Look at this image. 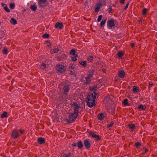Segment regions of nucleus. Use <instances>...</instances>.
Listing matches in <instances>:
<instances>
[{
    "label": "nucleus",
    "instance_id": "obj_1",
    "mask_svg": "<svg viewBox=\"0 0 157 157\" xmlns=\"http://www.w3.org/2000/svg\"><path fill=\"white\" fill-rule=\"evenodd\" d=\"M72 107L73 108L74 111L71 113H69V118L68 120L69 121H73L77 118L78 115V112L79 107L76 103H73L71 104Z\"/></svg>",
    "mask_w": 157,
    "mask_h": 157
},
{
    "label": "nucleus",
    "instance_id": "obj_2",
    "mask_svg": "<svg viewBox=\"0 0 157 157\" xmlns=\"http://www.w3.org/2000/svg\"><path fill=\"white\" fill-rule=\"evenodd\" d=\"M97 95V94L94 92L87 97L86 100L87 105L89 107L92 108L95 105V101Z\"/></svg>",
    "mask_w": 157,
    "mask_h": 157
},
{
    "label": "nucleus",
    "instance_id": "obj_3",
    "mask_svg": "<svg viewBox=\"0 0 157 157\" xmlns=\"http://www.w3.org/2000/svg\"><path fill=\"white\" fill-rule=\"evenodd\" d=\"M107 25V28L109 29H113L117 27L118 23L116 19L111 18L108 21Z\"/></svg>",
    "mask_w": 157,
    "mask_h": 157
},
{
    "label": "nucleus",
    "instance_id": "obj_4",
    "mask_svg": "<svg viewBox=\"0 0 157 157\" xmlns=\"http://www.w3.org/2000/svg\"><path fill=\"white\" fill-rule=\"evenodd\" d=\"M38 4L40 7L43 8L46 6L48 4L47 0H37Z\"/></svg>",
    "mask_w": 157,
    "mask_h": 157
},
{
    "label": "nucleus",
    "instance_id": "obj_5",
    "mask_svg": "<svg viewBox=\"0 0 157 157\" xmlns=\"http://www.w3.org/2000/svg\"><path fill=\"white\" fill-rule=\"evenodd\" d=\"M56 69L59 73H62L65 71L66 68L63 65L58 64L57 65Z\"/></svg>",
    "mask_w": 157,
    "mask_h": 157
},
{
    "label": "nucleus",
    "instance_id": "obj_6",
    "mask_svg": "<svg viewBox=\"0 0 157 157\" xmlns=\"http://www.w3.org/2000/svg\"><path fill=\"white\" fill-rule=\"evenodd\" d=\"M84 144L86 149H89L91 147V144L89 139L85 140L84 141Z\"/></svg>",
    "mask_w": 157,
    "mask_h": 157
},
{
    "label": "nucleus",
    "instance_id": "obj_7",
    "mask_svg": "<svg viewBox=\"0 0 157 157\" xmlns=\"http://www.w3.org/2000/svg\"><path fill=\"white\" fill-rule=\"evenodd\" d=\"M20 136L19 131L17 130H14L12 133L11 136L14 138H16Z\"/></svg>",
    "mask_w": 157,
    "mask_h": 157
},
{
    "label": "nucleus",
    "instance_id": "obj_8",
    "mask_svg": "<svg viewBox=\"0 0 157 157\" xmlns=\"http://www.w3.org/2000/svg\"><path fill=\"white\" fill-rule=\"evenodd\" d=\"M112 102V100L109 96H107L104 98V102L105 105H108L111 103Z\"/></svg>",
    "mask_w": 157,
    "mask_h": 157
},
{
    "label": "nucleus",
    "instance_id": "obj_9",
    "mask_svg": "<svg viewBox=\"0 0 157 157\" xmlns=\"http://www.w3.org/2000/svg\"><path fill=\"white\" fill-rule=\"evenodd\" d=\"M90 134L92 137L94 138V140L96 141H98L101 140V137L98 135H97L94 133H90Z\"/></svg>",
    "mask_w": 157,
    "mask_h": 157
},
{
    "label": "nucleus",
    "instance_id": "obj_10",
    "mask_svg": "<svg viewBox=\"0 0 157 157\" xmlns=\"http://www.w3.org/2000/svg\"><path fill=\"white\" fill-rule=\"evenodd\" d=\"M101 6H102V4L101 3H100V2L98 3L97 4L96 6L95 7V9H94L95 11L97 12H98L99 11L100 9Z\"/></svg>",
    "mask_w": 157,
    "mask_h": 157
},
{
    "label": "nucleus",
    "instance_id": "obj_11",
    "mask_svg": "<svg viewBox=\"0 0 157 157\" xmlns=\"http://www.w3.org/2000/svg\"><path fill=\"white\" fill-rule=\"evenodd\" d=\"M118 76L121 78H123L125 76V72L122 71H120L118 72Z\"/></svg>",
    "mask_w": 157,
    "mask_h": 157
},
{
    "label": "nucleus",
    "instance_id": "obj_12",
    "mask_svg": "<svg viewBox=\"0 0 157 157\" xmlns=\"http://www.w3.org/2000/svg\"><path fill=\"white\" fill-rule=\"evenodd\" d=\"M55 27L56 28H59V29H61L63 28V24L62 23L57 22L56 24Z\"/></svg>",
    "mask_w": 157,
    "mask_h": 157
},
{
    "label": "nucleus",
    "instance_id": "obj_13",
    "mask_svg": "<svg viewBox=\"0 0 157 157\" xmlns=\"http://www.w3.org/2000/svg\"><path fill=\"white\" fill-rule=\"evenodd\" d=\"M37 142L40 144H44L45 142L44 139L42 137L39 138L37 139Z\"/></svg>",
    "mask_w": 157,
    "mask_h": 157
},
{
    "label": "nucleus",
    "instance_id": "obj_14",
    "mask_svg": "<svg viewBox=\"0 0 157 157\" xmlns=\"http://www.w3.org/2000/svg\"><path fill=\"white\" fill-rule=\"evenodd\" d=\"M128 127L131 129V131H133L136 128V127L133 124H128Z\"/></svg>",
    "mask_w": 157,
    "mask_h": 157
},
{
    "label": "nucleus",
    "instance_id": "obj_15",
    "mask_svg": "<svg viewBox=\"0 0 157 157\" xmlns=\"http://www.w3.org/2000/svg\"><path fill=\"white\" fill-rule=\"evenodd\" d=\"M69 87L68 86L66 85L63 87V93L65 94H67L69 91Z\"/></svg>",
    "mask_w": 157,
    "mask_h": 157
},
{
    "label": "nucleus",
    "instance_id": "obj_16",
    "mask_svg": "<svg viewBox=\"0 0 157 157\" xmlns=\"http://www.w3.org/2000/svg\"><path fill=\"white\" fill-rule=\"evenodd\" d=\"M61 157H72L71 154V153H69L68 154H65L63 153L61 155Z\"/></svg>",
    "mask_w": 157,
    "mask_h": 157
},
{
    "label": "nucleus",
    "instance_id": "obj_17",
    "mask_svg": "<svg viewBox=\"0 0 157 157\" xmlns=\"http://www.w3.org/2000/svg\"><path fill=\"white\" fill-rule=\"evenodd\" d=\"M77 145L78 148L79 149H81L83 147V145L82 143V141L81 140L78 141Z\"/></svg>",
    "mask_w": 157,
    "mask_h": 157
},
{
    "label": "nucleus",
    "instance_id": "obj_18",
    "mask_svg": "<svg viewBox=\"0 0 157 157\" xmlns=\"http://www.w3.org/2000/svg\"><path fill=\"white\" fill-rule=\"evenodd\" d=\"M79 63L83 67H85L87 66L86 62V61L80 60Z\"/></svg>",
    "mask_w": 157,
    "mask_h": 157
},
{
    "label": "nucleus",
    "instance_id": "obj_19",
    "mask_svg": "<svg viewBox=\"0 0 157 157\" xmlns=\"http://www.w3.org/2000/svg\"><path fill=\"white\" fill-rule=\"evenodd\" d=\"M59 51V49L58 48H55L52 49L50 51V53L51 54L54 53H57Z\"/></svg>",
    "mask_w": 157,
    "mask_h": 157
},
{
    "label": "nucleus",
    "instance_id": "obj_20",
    "mask_svg": "<svg viewBox=\"0 0 157 157\" xmlns=\"http://www.w3.org/2000/svg\"><path fill=\"white\" fill-rule=\"evenodd\" d=\"M1 117L2 118H7L8 117L7 112L6 111L4 112L1 115Z\"/></svg>",
    "mask_w": 157,
    "mask_h": 157
},
{
    "label": "nucleus",
    "instance_id": "obj_21",
    "mask_svg": "<svg viewBox=\"0 0 157 157\" xmlns=\"http://www.w3.org/2000/svg\"><path fill=\"white\" fill-rule=\"evenodd\" d=\"M146 106L144 105H140L138 107L139 109H141L142 110H145L146 109Z\"/></svg>",
    "mask_w": 157,
    "mask_h": 157
},
{
    "label": "nucleus",
    "instance_id": "obj_22",
    "mask_svg": "<svg viewBox=\"0 0 157 157\" xmlns=\"http://www.w3.org/2000/svg\"><path fill=\"white\" fill-rule=\"evenodd\" d=\"M90 91H91V92L93 91V93H94V92L96 93L95 91L96 90V87L94 86H90Z\"/></svg>",
    "mask_w": 157,
    "mask_h": 157
},
{
    "label": "nucleus",
    "instance_id": "obj_23",
    "mask_svg": "<svg viewBox=\"0 0 157 157\" xmlns=\"http://www.w3.org/2000/svg\"><path fill=\"white\" fill-rule=\"evenodd\" d=\"M10 22L11 23L12 25H16L17 23V22L16 20L13 18H11L10 20Z\"/></svg>",
    "mask_w": 157,
    "mask_h": 157
},
{
    "label": "nucleus",
    "instance_id": "obj_24",
    "mask_svg": "<svg viewBox=\"0 0 157 157\" xmlns=\"http://www.w3.org/2000/svg\"><path fill=\"white\" fill-rule=\"evenodd\" d=\"M84 79L86 80L85 82L86 83H88L91 81V79L87 77L83 78H82V80H84Z\"/></svg>",
    "mask_w": 157,
    "mask_h": 157
},
{
    "label": "nucleus",
    "instance_id": "obj_25",
    "mask_svg": "<svg viewBox=\"0 0 157 157\" xmlns=\"http://www.w3.org/2000/svg\"><path fill=\"white\" fill-rule=\"evenodd\" d=\"M139 91V88L138 87L134 86L133 87V91L135 93V92H138Z\"/></svg>",
    "mask_w": 157,
    "mask_h": 157
},
{
    "label": "nucleus",
    "instance_id": "obj_26",
    "mask_svg": "<svg viewBox=\"0 0 157 157\" xmlns=\"http://www.w3.org/2000/svg\"><path fill=\"white\" fill-rule=\"evenodd\" d=\"M30 8L34 11H35L37 9L36 6L34 4L31 5L30 6Z\"/></svg>",
    "mask_w": 157,
    "mask_h": 157
},
{
    "label": "nucleus",
    "instance_id": "obj_27",
    "mask_svg": "<svg viewBox=\"0 0 157 157\" xmlns=\"http://www.w3.org/2000/svg\"><path fill=\"white\" fill-rule=\"evenodd\" d=\"M98 117L99 120H102L104 118V115L103 113H101L98 115Z\"/></svg>",
    "mask_w": 157,
    "mask_h": 157
},
{
    "label": "nucleus",
    "instance_id": "obj_28",
    "mask_svg": "<svg viewBox=\"0 0 157 157\" xmlns=\"http://www.w3.org/2000/svg\"><path fill=\"white\" fill-rule=\"evenodd\" d=\"M123 55V53L121 51H119L117 53L118 56L120 58H121Z\"/></svg>",
    "mask_w": 157,
    "mask_h": 157
},
{
    "label": "nucleus",
    "instance_id": "obj_29",
    "mask_svg": "<svg viewBox=\"0 0 157 157\" xmlns=\"http://www.w3.org/2000/svg\"><path fill=\"white\" fill-rule=\"evenodd\" d=\"M106 19H105L104 20H102L101 21L100 24V26L101 27L105 25V24L106 23Z\"/></svg>",
    "mask_w": 157,
    "mask_h": 157
},
{
    "label": "nucleus",
    "instance_id": "obj_30",
    "mask_svg": "<svg viewBox=\"0 0 157 157\" xmlns=\"http://www.w3.org/2000/svg\"><path fill=\"white\" fill-rule=\"evenodd\" d=\"M87 59L89 62H91L93 59V57L92 56H89L88 57Z\"/></svg>",
    "mask_w": 157,
    "mask_h": 157
},
{
    "label": "nucleus",
    "instance_id": "obj_31",
    "mask_svg": "<svg viewBox=\"0 0 157 157\" xmlns=\"http://www.w3.org/2000/svg\"><path fill=\"white\" fill-rule=\"evenodd\" d=\"M128 99H125L122 102L123 104L124 105H128Z\"/></svg>",
    "mask_w": 157,
    "mask_h": 157
},
{
    "label": "nucleus",
    "instance_id": "obj_32",
    "mask_svg": "<svg viewBox=\"0 0 157 157\" xmlns=\"http://www.w3.org/2000/svg\"><path fill=\"white\" fill-rule=\"evenodd\" d=\"M78 57L77 55H75L74 56L72 57L71 59L73 61H75L77 60V58Z\"/></svg>",
    "mask_w": 157,
    "mask_h": 157
},
{
    "label": "nucleus",
    "instance_id": "obj_33",
    "mask_svg": "<svg viewBox=\"0 0 157 157\" xmlns=\"http://www.w3.org/2000/svg\"><path fill=\"white\" fill-rule=\"evenodd\" d=\"M148 151L146 147H143V151H142V153L143 154H144L146 153Z\"/></svg>",
    "mask_w": 157,
    "mask_h": 157
},
{
    "label": "nucleus",
    "instance_id": "obj_34",
    "mask_svg": "<svg viewBox=\"0 0 157 157\" xmlns=\"http://www.w3.org/2000/svg\"><path fill=\"white\" fill-rule=\"evenodd\" d=\"M76 53L74 49L71 50L70 52V54L71 55H72L73 56H75V55H76L75 54Z\"/></svg>",
    "mask_w": 157,
    "mask_h": 157
},
{
    "label": "nucleus",
    "instance_id": "obj_35",
    "mask_svg": "<svg viewBox=\"0 0 157 157\" xmlns=\"http://www.w3.org/2000/svg\"><path fill=\"white\" fill-rule=\"evenodd\" d=\"M113 124H114V123H113V122L111 121V122L110 124H108L107 125V128H109L110 127H112L113 126Z\"/></svg>",
    "mask_w": 157,
    "mask_h": 157
},
{
    "label": "nucleus",
    "instance_id": "obj_36",
    "mask_svg": "<svg viewBox=\"0 0 157 157\" xmlns=\"http://www.w3.org/2000/svg\"><path fill=\"white\" fill-rule=\"evenodd\" d=\"M3 53L5 54H7L8 53V50L6 48L3 49Z\"/></svg>",
    "mask_w": 157,
    "mask_h": 157
},
{
    "label": "nucleus",
    "instance_id": "obj_37",
    "mask_svg": "<svg viewBox=\"0 0 157 157\" xmlns=\"http://www.w3.org/2000/svg\"><path fill=\"white\" fill-rule=\"evenodd\" d=\"M40 68L43 69H44L46 68V65L44 63H42L40 67Z\"/></svg>",
    "mask_w": 157,
    "mask_h": 157
},
{
    "label": "nucleus",
    "instance_id": "obj_38",
    "mask_svg": "<svg viewBox=\"0 0 157 157\" xmlns=\"http://www.w3.org/2000/svg\"><path fill=\"white\" fill-rule=\"evenodd\" d=\"M102 17V15H100L99 16L97 19V21L98 22H100L101 20Z\"/></svg>",
    "mask_w": 157,
    "mask_h": 157
},
{
    "label": "nucleus",
    "instance_id": "obj_39",
    "mask_svg": "<svg viewBox=\"0 0 157 157\" xmlns=\"http://www.w3.org/2000/svg\"><path fill=\"white\" fill-rule=\"evenodd\" d=\"M4 9L7 12H9L10 11L9 9L6 6H5Z\"/></svg>",
    "mask_w": 157,
    "mask_h": 157
},
{
    "label": "nucleus",
    "instance_id": "obj_40",
    "mask_svg": "<svg viewBox=\"0 0 157 157\" xmlns=\"http://www.w3.org/2000/svg\"><path fill=\"white\" fill-rule=\"evenodd\" d=\"M15 5L14 3H11L10 5V8L11 9H13L14 8Z\"/></svg>",
    "mask_w": 157,
    "mask_h": 157
},
{
    "label": "nucleus",
    "instance_id": "obj_41",
    "mask_svg": "<svg viewBox=\"0 0 157 157\" xmlns=\"http://www.w3.org/2000/svg\"><path fill=\"white\" fill-rule=\"evenodd\" d=\"M147 10V9L146 8H144L143 10V15H145L146 13Z\"/></svg>",
    "mask_w": 157,
    "mask_h": 157
},
{
    "label": "nucleus",
    "instance_id": "obj_42",
    "mask_svg": "<svg viewBox=\"0 0 157 157\" xmlns=\"http://www.w3.org/2000/svg\"><path fill=\"white\" fill-rule=\"evenodd\" d=\"M19 131V132L20 133V135L21 134H23L24 132V130L21 129H20L18 130Z\"/></svg>",
    "mask_w": 157,
    "mask_h": 157
},
{
    "label": "nucleus",
    "instance_id": "obj_43",
    "mask_svg": "<svg viewBox=\"0 0 157 157\" xmlns=\"http://www.w3.org/2000/svg\"><path fill=\"white\" fill-rule=\"evenodd\" d=\"M135 146L136 147L138 146H141V144L140 142H137L135 144Z\"/></svg>",
    "mask_w": 157,
    "mask_h": 157
},
{
    "label": "nucleus",
    "instance_id": "obj_44",
    "mask_svg": "<svg viewBox=\"0 0 157 157\" xmlns=\"http://www.w3.org/2000/svg\"><path fill=\"white\" fill-rule=\"evenodd\" d=\"M43 37L44 38H48L49 37L48 34H44L43 35Z\"/></svg>",
    "mask_w": 157,
    "mask_h": 157
},
{
    "label": "nucleus",
    "instance_id": "obj_45",
    "mask_svg": "<svg viewBox=\"0 0 157 157\" xmlns=\"http://www.w3.org/2000/svg\"><path fill=\"white\" fill-rule=\"evenodd\" d=\"M93 76V75L92 74H89L87 76V77H89V78H90L91 79V78Z\"/></svg>",
    "mask_w": 157,
    "mask_h": 157
},
{
    "label": "nucleus",
    "instance_id": "obj_46",
    "mask_svg": "<svg viewBox=\"0 0 157 157\" xmlns=\"http://www.w3.org/2000/svg\"><path fill=\"white\" fill-rule=\"evenodd\" d=\"M125 2V0H120V2L122 4H124Z\"/></svg>",
    "mask_w": 157,
    "mask_h": 157
},
{
    "label": "nucleus",
    "instance_id": "obj_47",
    "mask_svg": "<svg viewBox=\"0 0 157 157\" xmlns=\"http://www.w3.org/2000/svg\"><path fill=\"white\" fill-rule=\"evenodd\" d=\"M112 10V6H110L109 8V12L110 13Z\"/></svg>",
    "mask_w": 157,
    "mask_h": 157
},
{
    "label": "nucleus",
    "instance_id": "obj_48",
    "mask_svg": "<svg viewBox=\"0 0 157 157\" xmlns=\"http://www.w3.org/2000/svg\"><path fill=\"white\" fill-rule=\"evenodd\" d=\"M153 84L151 82H149V86L150 87H152L153 86Z\"/></svg>",
    "mask_w": 157,
    "mask_h": 157
},
{
    "label": "nucleus",
    "instance_id": "obj_49",
    "mask_svg": "<svg viewBox=\"0 0 157 157\" xmlns=\"http://www.w3.org/2000/svg\"><path fill=\"white\" fill-rule=\"evenodd\" d=\"M129 4V3H128L126 5V6H125V7L124 8V10H126L127 9V8H128V7Z\"/></svg>",
    "mask_w": 157,
    "mask_h": 157
},
{
    "label": "nucleus",
    "instance_id": "obj_50",
    "mask_svg": "<svg viewBox=\"0 0 157 157\" xmlns=\"http://www.w3.org/2000/svg\"><path fill=\"white\" fill-rule=\"evenodd\" d=\"M77 144L76 143H73L72 144V146L73 147H76L77 146Z\"/></svg>",
    "mask_w": 157,
    "mask_h": 157
},
{
    "label": "nucleus",
    "instance_id": "obj_51",
    "mask_svg": "<svg viewBox=\"0 0 157 157\" xmlns=\"http://www.w3.org/2000/svg\"><path fill=\"white\" fill-rule=\"evenodd\" d=\"M135 45V44L134 43H132L131 44V46L132 48Z\"/></svg>",
    "mask_w": 157,
    "mask_h": 157
},
{
    "label": "nucleus",
    "instance_id": "obj_52",
    "mask_svg": "<svg viewBox=\"0 0 157 157\" xmlns=\"http://www.w3.org/2000/svg\"><path fill=\"white\" fill-rule=\"evenodd\" d=\"M62 86V84H60L59 86V89H61V86Z\"/></svg>",
    "mask_w": 157,
    "mask_h": 157
},
{
    "label": "nucleus",
    "instance_id": "obj_53",
    "mask_svg": "<svg viewBox=\"0 0 157 157\" xmlns=\"http://www.w3.org/2000/svg\"><path fill=\"white\" fill-rule=\"evenodd\" d=\"M127 97L131 100L132 99V98L130 96H128Z\"/></svg>",
    "mask_w": 157,
    "mask_h": 157
},
{
    "label": "nucleus",
    "instance_id": "obj_54",
    "mask_svg": "<svg viewBox=\"0 0 157 157\" xmlns=\"http://www.w3.org/2000/svg\"><path fill=\"white\" fill-rule=\"evenodd\" d=\"M1 5H2V7L6 5L5 4L3 3H2Z\"/></svg>",
    "mask_w": 157,
    "mask_h": 157
},
{
    "label": "nucleus",
    "instance_id": "obj_55",
    "mask_svg": "<svg viewBox=\"0 0 157 157\" xmlns=\"http://www.w3.org/2000/svg\"><path fill=\"white\" fill-rule=\"evenodd\" d=\"M2 48V46L1 44L0 43V50Z\"/></svg>",
    "mask_w": 157,
    "mask_h": 157
},
{
    "label": "nucleus",
    "instance_id": "obj_56",
    "mask_svg": "<svg viewBox=\"0 0 157 157\" xmlns=\"http://www.w3.org/2000/svg\"><path fill=\"white\" fill-rule=\"evenodd\" d=\"M102 71L104 72H105V69H102Z\"/></svg>",
    "mask_w": 157,
    "mask_h": 157
},
{
    "label": "nucleus",
    "instance_id": "obj_57",
    "mask_svg": "<svg viewBox=\"0 0 157 157\" xmlns=\"http://www.w3.org/2000/svg\"><path fill=\"white\" fill-rule=\"evenodd\" d=\"M104 0H99V1L100 2L103 1Z\"/></svg>",
    "mask_w": 157,
    "mask_h": 157
},
{
    "label": "nucleus",
    "instance_id": "obj_58",
    "mask_svg": "<svg viewBox=\"0 0 157 157\" xmlns=\"http://www.w3.org/2000/svg\"><path fill=\"white\" fill-rule=\"evenodd\" d=\"M104 2L105 3V1H104Z\"/></svg>",
    "mask_w": 157,
    "mask_h": 157
}]
</instances>
